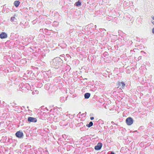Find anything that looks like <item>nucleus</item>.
<instances>
[{"label":"nucleus","mask_w":154,"mask_h":154,"mask_svg":"<svg viewBox=\"0 0 154 154\" xmlns=\"http://www.w3.org/2000/svg\"><path fill=\"white\" fill-rule=\"evenodd\" d=\"M152 19L153 20H154V16L152 17Z\"/></svg>","instance_id":"a19ab883"},{"label":"nucleus","mask_w":154,"mask_h":154,"mask_svg":"<svg viewBox=\"0 0 154 154\" xmlns=\"http://www.w3.org/2000/svg\"><path fill=\"white\" fill-rule=\"evenodd\" d=\"M54 24H56V23H57V22H56V21H54Z\"/></svg>","instance_id":"f704fd0d"},{"label":"nucleus","mask_w":154,"mask_h":154,"mask_svg":"<svg viewBox=\"0 0 154 154\" xmlns=\"http://www.w3.org/2000/svg\"><path fill=\"white\" fill-rule=\"evenodd\" d=\"M93 23H91L88 25V27H89V28H90L93 27Z\"/></svg>","instance_id":"f3484780"},{"label":"nucleus","mask_w":154,"mask_h":154,"mask_svg":"<svg viewBox=\"0 0 154 154\" xmlns=\"http://www.w3.org/2000/svg\"><path fill=\"white\" fill-rule=\"evenodd\" d=\"M19 28V26H17L16 27V29H17V28L18 29V28Z\"/></svg>","instance_id":"c9c22d12"},{"label":"nucleus","mask_w":154,"mask_h":154,"mask_svg":"<svg viewBox=\"0 0 154 154\" xmlns=\"http://www.w3.org/2000/svg\"><path fill=\"white\" fill-rule=\"evenodd\" d=\"M30 48L31 49H32V50H33V49L31 48V47H30Z\"/></svg>","instance_id":"09e8293b"},{"label":"nucleus","mask_w":154,"mask_h":154,"mask_svg":"<svg viewBox=\"0 0 154 154\" xmlns=\"http://www.w3.org/2000/svg\"><path fill=\"white\" fill-rule=\"evenodd\" d=\"M141 56L139 57H138V59H141Z\"/></svg>","instance_id":"4c0bfd02"},{"label":"nucleus","mask_w":154,"mask_h":154,"mask_svg":"<svg viewBox=\"0 0 154 154\" xmlns=\"http://www.w3.org/2000/svg\"><path fill=\"white\" fill-rule=\"evenodd\" d=\"M16 19H15V18L14 17H11V22L15 21V20Z\"/></svg>","instance_id":"dca6fc26"},{"label":"nucleus","mask_w":154,"mask_h":154,"mask_svg":"<svg viewBox=\"0 0 154 154\" xmlns=\"http://www.w3.org/2000/svg\"><path fill=\"white\" fill-rule=\"evenodd\" d=\"M143 52V51H141V52Z\"/></svg>","instance_id":"864d4df0"},{"label":"nucleus","mask_w":154,"mask_h":154,"mask_svg":"<svg viewBox=\"0 0 154 154\" xmlns=\"http://www.w3.org/2000/svg\"><path fill=\"white\" fill-rule=\"evenodd\" d=\"M82 129H83V128H80V130H81V131H82Z\"/></svg>","instance_id":"72a5a7b5"},{"label":"nucleus","mask_w":154,"mask_h":154,"mask_svg":"<svg viewBox=\"0 0 154 154\" xmlns=\"http://www.w3.org/2000/svg\"><path fill=\"white\" fill-rule=\"evenodd\" d=\"M121 85H122L121 88L122 89H124L125 86V84L123 82H119L117 84L118 87H119V86H120Z\"/></svg>","instance_id":"0eeeda50"},{"label":"nucleus","mask_w":154,"mask_h":154,"mask_svg":"<svg viewBox=\"0 0 154 154\" xmlns=\"http://www.w3.org/2000/svg\"><path fill=\"white\" fill-rule=\"evenodd\" d=\"M104 55H109L108 53L107 52H104L103 54Z\"/></svg>","instance_id":"5701e85b"},{"label":"nucleus","mask_w":154,"mask_h":154,"mask_svg":"<svg viewBox=\"0 0 154 154\" xmlns=\"http://www.w3.org/2000/svg\"><path fill=\"white\" fill-rule=\"evenodd\" d=\"M45 31H46V30H48V29H45Z\"/></svg>","instance_id":"37998d69"},{"label":"nucleus","mask_w":154,"mask_h":154,"mask_svg":"<svg viewBox=\"0 0 154 154\" xmlns=\"http://www.w3.org/2000/svg\"><path fill=\"white\" fill-rule=\"evenodd\" d=\"M20 4V2L19 1H15L14 3V5L17 8L18 7Z\"/></svg>","instance_id":"1a4fd4ad"},{"label":"nucleus","mask_w":154,"mask_h":154,"mask_svg":"<svg viewBox=\"0 0 154 154\" xmlns=\"http://www.w3.org/2000/svg\"><path fill=\"white\" fill-rule=\"evenodd\" d=\"M52 111V109H51L50 110V112H51Z\"/></svg>","instance_id":"ea45409f"},{"label":"nucleus","mask_w":154,"mask_h":154,"mask_svg":"<svg viewBox=\"0 0 154 154\" xmlns=\"http://www.w3.org/2000/svg\"><path fill=\"white\" fill-rule=\"evenodd\" d=\"M100 31L101 32L104 33L105 32H106V30L104 29H99Z\"/></svg>","instance_id":"ddd939ff"},{"label":"nucleus","mask_w":154,"mask_h":154,"mask_svg":"<svg viewBox=\"0 0 154 154\" xmlns=\"http://www.w3.org/2000/svg\"><path fill=\"white\" fill-rule=\"evenodd\" d=\"M102 146V143H98L97 145L94 146V149L95 150H99L101 149Z\"/></svg>","instance_id":"20e7f679"},{"label":"nucleus","mask_w":154,"mask_h":154,"mask_svg":"<svg viewBox=\"0 0 154 154\" xmlns=\"http://www.w3.org/2000/svg\"><path fill=\"white\" fill-rule=\"evenodd\" d=\"M152 23L154 25V21L152 22Z\"/></svg>","instance_id":"58836bf2"},{"label":"nucleus","mask_w":154,"mask_h":154,"mask_svg":"<svg viewBox=\"0 0 154 154\" xmlns=\"http://www.w3.org/2000/svg\"><path fill=\"white\" fill-rule=\"evenodd\" d=\"M63 62V60L59 57L54 58L51 62V64L52 67L55 69L61 68L63 66L62 65Z\"/></svg>","instance_id":"f257e3e1"},{"label":"nucleus","mask_w":154,"mask_h":154,"mask_svg":"<svg viewBox=\"0 0 154 154\" xmlns=\"http://www.w3.org/2000/svg\"><path fill=\"white\" fill-rule=\"evenodd\" d=\"M109 154H115V153L113 151H109Z\"/></svg>","instance_id":"4be33fe9"},{"label":"nucleus","mask_w":154,"mask_h":154,"mask_svg":"<svg viewBox=\"0 0 154 154\" xmlns=\"http://www.w3.org/2000/svg\"><path fill=\"white\" fill-rule=\"evenodd\" d=\"M60 57H64V60H65L66 61L67 60V59H66V58L65 57V55L64 54H62L60 55Z\"/></svg>","instance_id":"6ab92c4d"},{"label":"nucleus","mask_w":154,"mask_h":154,"mask_svg":"<svg viewBox=\"0 0 154 154\" xmlns=\"http://www.w3.org/2000/svg\"><path fill=\"white\" fill-rule=\"evenodd\" d=\"M77 117H79V114H78L77 115Z\"/></svg>","instance_id":"e433bc0d"},{"label":"nucleus","mask_w":154,"mask_h":154,"mask_svg":"<svg viewBox=\"0 0 154 154\" xmlns=\"http://www.w3.org/2000/svg\"><path fill=\"white\" fill-rule=\"evenodd\" d=\"M90 119L91 120H93L94 119V117H90Z\"/></svg>","instance_id":"cd10ccee"},{"label":"nucleus","mask_w":154,"mask_h":154,"mask_svg":"<svg viewBox=\"0 0 154 154\" xmlns=\"http://www.w3.org/2000/svg\"><path fill=\"white\" fill-rule=\"evenodd\" d=\"M44 152L45 153L44 154H49L48 151L47 150L44 151Z\"/></svg>","instance_id":"aec40b11"},{"label":"nucleus","mask_w":154,"mask_h":154,"mask_svg":"<svg viewBox=\"0 0 154 154\" xmlns=\"http://www.w3.org/2000/svg\"><path fill=\"white\" fill-rule=\"evenodd\" d=\"M46 87H47V86H46V85H45V88H46V89H49V88H46Z\"/></svg>","instance_id":"7c9ffc66"},{"label":"nucleus","mask_w":154,"mask_h":154,"mask_svg":"<svg viewBox=\"0 0 154 154\" xmlns=\"http://www.w3.org/2000/svg\"><path fill=\"white\" fill-rule=\"evenodd\" d=\"M15 135L17 137L20 139L23 138L24 136L23 133L20 131H17Z\"/></svg>","instance_id":"7ed1b4c3"},{"label":"nucleus","mask_w":154,"mask_h":154,"mask_svg":"<svg viewBox=\"0 0 154 154\" xmlns=\"http://www.w3.org/2000/svg\"><path fill=\"white\" fill-rule=\"evenodd\" d=\"M152 33L154 34V27L153 28L152 30Z\"/></svg>","instance_id":"bb28decb"},{"label":"nucleus","mask_w":154,"mask_h":154,"mask_svg":"<svg viewBox=\"0 0 154 154\" xmlns=\"http://www.w3.org/2000/svg\"><path fill=\"white\" fill-rule=\"evenodd\" d=\"M93 123L92 122H90L89 124H87L86 125V126L88 128H90L93 126Z\"/></svg>","instance_id":"f8f14e48"},{"label":"nucleus","mask_w":154,"mask_h":154,"mask_svg":"<svg viewBox=\"0 0 154 154\" xmlns=\"http://www.w3.org/2000/svg\"><path fill=\"white\" fill-rule=\"evenodd\" d=\"M64 97H60V101L61 102H63L64 101Z\"/></svg>","instance_id":"2eb2a0df"},{"label":"nucleus","mask_w":154,"mask_h":154,"mask_svg":"<svg viewBox=\"0 0 154 154\" xmlns=\"http://www.w3.org/2000/svg\"><path fill=\"white\" fill-rule=\"evenodd\" d=\"M81 114V112H80L79 113V115L80 114Z\"/></svg>","instance_id":"79ce46f5"},{"label":"nucleus","mask_w":154,"mask_h":154,"mask_svg":"<svg viewBox=\"0 0 154 154\" xmlns=\"http://www.w3.org/2000/svg\"><path fill=\"white\" fill-rule=\"evenodd\" d=\"M143 126H141L139 128H141Z\"/></svg>","instance_id":"a18cd8bd"},{"label":"nucleus","mask_w":154,"mask_h":154,"mask_svg":"<svg viewBox=\"0 0 154 154\" xmlns=\"http://www.w3.org/2000/svg\"><path fill=\"white\" fill-rule=\"evenodd\" d=\"M46 109L47 110V111H48V109H47V108H46Z\"/></svg>","instance_id":"c03bdc74"},{"label":"nucleus","mask_w":154,"mask_h":154,"mask_svg":"<svg viewBox=\"0 0 154 154\" xmlns=\"http://www.w3.org/2000/svg\"><path fill=\"white\" fill-rule=\"evenodd\" d=\"M111 123L112 124H115V123H114V122L113 121L112 122H111Z\"/></svg>","instance_id":"473e14b6"},{"label":"nucleus","mask_w":154,"mask_h":154,"mask_svg":"<svg viewBox=\"0 0 154 154\" xmlns=\"http://www.w3.org/2000/svg\"><path fill=\"white\" fill-rule=\"evenodd\" d=\"M23 108H25V106H23Z\"/></svg>","instance_id":"49530a36"},{"label":"nucleus","mask_w":154,"mask_h":154,"mask_svg":"<svg viewBox=\"0 0 154 154\" xmlns=\"http://www.w3.org/2000/svg\"><path fill=\"white\" fill-rule=\"evenodd\" d=\"M23 24V23H22L21 22H20V26H21Z\"/></svg>","instance_id":"2f4dec72"},{"label":"nucleus","mask_w":154,"mask_h":154,"mask_svg":"<svg viewBox=\"0 0 154 154\" xmlns=\"http://www.w3.org/2000/svg\"><path fill=\"white\" fill-rule=\"evenodd\" d=\"M86 112H85V113H82L81 115V116H86Z\"/></svg>","instance_id":"412c9836"},{"label":"nucleus","mask_w":154,"mask_h":154,"mask_svg":"<svg viewBox=\"0 0 154 154\" xmlns=\"http://www.w3.org/2000/svg\"><path fill=\"white\" fill-rule=\"evenodd\" d=\"M16 105V103H12V106H14Z\"/></svg>","instance_id":"a878e982"},{"label":"nucleus","mask_w":154,"mask_h":154,"mask_svg":"<svg viewBox=\"0 0 154 154\" xmlns=\"http://www.w3.org/2000/svg\"><path fill=\"white\" fill-rule=\"evenodd\" d=\"M66 71H67L68 69L69 70L68 71H69L71 69V68L69 66H66Z\"/></svg>","instance_id":"4468645a"},{"label":"nucleus","mask_w":154,"mask_h":154,"mask_svg":"<svg viewBox=\"0 0 154 154\" xmlns=\"http://www.w3.org/2000/svg\"><path fill=\"white\" fill-rule=\"evenodd\" d=\"M127 2L126 1H125L124 3V4L126 5L127 3Z\"/></svg>","instance_id":"c756f323"},{"label":"nucleus","mask_w":154,"mask_h":154,"mask_svg":"<svg viewBox=\"0 0 154 154\" xmlns=\"http://www.w3.org/2000/svg\"><path fill=\"white\" fill-rule=\"evenodd\" d=\"M133 4V2H129V6H131Z\"/></svg>","instance_id":"a211bd4d"},{"label":"nucleus","mask_w":154,"mask_h":154,"mask_svg":"<svg viewBox=\"0 0 154 154\" xmlns=\"http://www.w3.org/2000/svg\"><path fill=\"white\" fill-rule=\"evenodd\" d=\"M63 135H62V136H63Z\"/></svg>","instance_id":"3c124183"},{"label":"nucleus","mask_w":154,"mask_h":154,"mask_svg":"<svg viewBox=\"0 0 154 154\" xmlns=\"http://www.w3.org/2000/svg\"><path fill=\"white\" fill-rule=\"evenodd\" d=\"M73 15V17L75 18H77L78 16H79L78 13L76 12H75L74 13Z\"/></svg>","instance_id":"9b49d317"},{"label":"nucleus","mask_w":154,"mask_h":154,"mask_svg":"<svg viewBox=\"0 0 154 154\" xmlns=\"http://www.w3.org/2000/svg\"><path fill=\"white\" fill-rule=\"evenodd\" d=\"M134 120L131 117H128L125 120V122L128 125H131L133 123Z\"/></svg>","instance_id":"f03ea898"},{"label":"nucleus","mask_w":154,"mask_h":154,"mask_svg":"<svg viewBox=\"0 0 154 154\" xmlns=\"http://www.w3.org/2000/svg\"><path fill=\"white\" fill-rule=\"evenodd\" d=\"M91 94L89 93H86L84 94V97L85 99H88L90 96Z\"/></svg>","instance_id":"9d476101"},{"label":"nucleus","mask_w":154,"mask_h":154,"mask_svg":"<svg viewBox=\"0 0 154 154\" xmlns=\"http://www.w3.org/2000/svg\"><path fill=\"white\" fill-rule=\"evenodd\" d=\"M93 27H94L93 29H96V27H97V26H96V25H95L94 26H93Z\"/></svg>","instance_id":"c85d7f7f"},{"label":"nucleus","mask_w":154,"mask_h":154,"mask_svg":"<svg viewBox=\"0 0 154 154\" xmlns=\"http://www.w3.org/2000/svg\"><path fill=\"white\" fill-rule=\"evenodd\" d=\"M82 0H79L75 3L74 5L76 7H80L82 5Z\"/></svg>","instance_id":"6e6552de"},{"label":"nucleus","mask_w":154,"mask_h":154,"mask_svg":"<svg viewBox=\"0 0 154 154\" xmlns=\"http://www.w3.org/2000/svg\"><path fill=\"white\" fill-rule=\"evenodd\" d=\"M45 23H46L47 24H49L51 23L50 22L48 21H46L45 22Z\"/></svg>","instance_id":"b1692460"},{"label":"nucleus","mask_w":154,"mask_h":154,"mask_svg":"<svg viewBox=\"0 0 154 154\" xmlns=\"http://www.w3.org/2000/svg\"><path fill=\"white\" fill-rule=\"evenodd\" d=\"M1 103V100H0V104Z\"/></svg>","instance_id":"8fccbe9b"},{"label":"nucleus","mask_w":154,"mask_h":154,"mask_svg":"<svg viewBox=\"0 0 154 154\" xmlns=\"http://www.w3.org/2000/svg\"><path fill=\"white\" fill-rule=\"evenodd\" d=\"M66 57H70V58H71V56L70 55H69V54H66Z\"/></svg>","instance_id":"393cba45"},{"label":"nucleus","mask_w":154,"mask_h":154,"mask_svg":"<svg viewBox=\"0 0 154 154\" xmlns=\"http://www.w3.org/2000/svg\"><path fill=\"white\" fill-rule=\"evenodd\" d=\"M111 127H113V126H111Z\"/></svg>","instance_id":"603ef678"},{"label":"nucleus","mask_w":154,"mask_h":154,"mask_svg":"<svg viewBox=\"0 0 154 154\" xmlns=\"http://www.w3.org/2000/svg\"><path fill=\"white\" fill-rule=\"evenodd\" d=\"M27 108H29V107L28 106H27Z\"/></svg>","instance_id":"de8ad7c7"},{"label":"nucleus","mask_w":154,"mask_h":154,"mask_svg":"<svg viewBox=\"0 0 154 154\" xmlns=\"http://www.w3.org/2000/svg\"><path fill=\"white\" fill-rule=\"evenodd\" d=\"M27 120L29 122H37V119L36 118L31 117H28Z\"/></svg>","instance_id":"39448f33"},{"label":"nucleus","mask_w":154,"mask_h":154,"mask_svg":"<svg viewBox=\"0 0 154 154\" xmlns=\"http://www.w3.org/2000/svg\"><path fill=\"white\" fill-rule=\"evenodd\" d=\"M7 37V34L5 32H2L0 34V38L2 39H5Z\"/></svg>","instance_id":"423d86ee"}]
</instances>
